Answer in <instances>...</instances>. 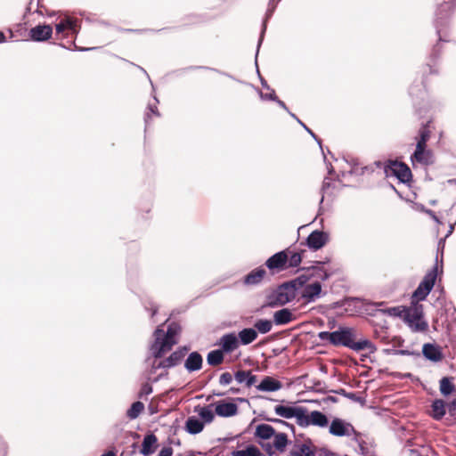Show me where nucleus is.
Returning a JSON list of instances; mask_svg holds the SVG:
<instances>
[{
	"label": "nucleus",
	"mask_w": 456,
	"mask_h": 456,
	"mask_svg": "<svg viewBox=\"0 0 456 456\" xmlns=\"http://www.w3.org/2000/svg\"><path fill=\"white\" fill-rule=\"evenodd\" d=\"M294 448L289 452L290 456H316L317 453L310 438H307L303 444L296 443Z\"/></svg>",
	"instance_id": "nucleus-28"
},
{
	"label": "nucleus",
	"mask_w": 456,
	"mask_h": 456,
	"mask_svg": "<svg viewBox=\"0 0 456 456\" xmlns=\"http://www.w3.org/2000/svg\"><path fill=\"white\" fill-rule=\"evenodd\" d=\"M446 402L443 399H435L431 403V413L430 416L436 419H442L446 414Z\"/></svg>",
	"instance_id": "nucleus-37"
},
{
	"label": "nucleus",
	"mask_w": 456,
	"mask_h": 456,
	"mask_svg": "<svg viewBox=\"0 0 456 456\" xmlns=\"http://www.w3.org/2000/svg\"><path fill=\"white\" fill-rule=\"evenodd\" d=\"M144 408L143 403L141 401H135L126 410V415L129 419H135L144 411Z\"/></svg>",
	"instance_id": "nucleus-45"
},
{
	"label": "nucleus",
	"mask_w": 456,
	"mask_h": 456,
	"mask_svg": "<svg viewBox=\"0 0 456 456\" xmlns=\"http://www.w3.org/2000/svg\"><path fill=\"white\" fill-rule=\"evenodd\" d=\"M266 275V270L264 266H258L251 270L242 278L245 286H256L262 282Z\"/></svg>",
	"instance_id": "nucleus-26"
},
{
	"label": "nucleus",
	"mask_w": 456,
	"mask_h": 456,
	"mask_svg": "<svg viewBox=\"0 0 456 456\" xmlns=\"http://www.w3.org/2000/svg\"><path fill=\"white\" fill-rule=\"evenodd\" d=\"M246 450L248 452V456H265V454L262 453L260 449L255 444H248L246 446Z\"/></svg>",
	"instance_id": "nucleus-63"
},
{
	"label": "nucleus",
	"mask_w": 456,
	"mask_h": 456,
	"mask_svg": "<svg viewBox=\"0 0 456 456\" xmlns=\"http://www.w3.org/2000/svg\"><path fill=\"white\" fill-rule=\"evenodd\" d=\"M280 289L281 288L278 285L265 296V302L262 305L263 308H276L288 305Z\"/></svg>",
	"instance_id": "nucleus-20"
},
{
	"label": "nucleus",
	"mask_w": 456,
	"mask_h": 456,
	"mask_svg": "<svg viewBox=\"0 0 456 456\" xmlns=\"http://www.w3.org/2000/svg\"><path fill=\"white\" fill-rule=\"evenodd\" d=\"M216 345L218 346V348L222 350L225 354H229L239 347L240 342L236 333L232 331L224 334L216 341Z\"/></svg>",
	"instance_id": "nucleus-18"
},
{
	"label": "nucleus",
	"mask_w": 456,
	"mask_h": 456,
	"mask_svg": "<svg viewBox=\"0 0 456 456\" xmlns=\"http://www.w3.org/2000/svg\"><path fill=\"white\" fill-rule=\"evenodd\" d=\"M212 405L215 407V413L221 418H231L239 412L238 404L232 402L230 398L216 401Z\"/></svg>",
	"instance_id": "nucleus-16"
},
{
	"label": "nucleus",
	"mask_w": 456,
	"mask_h": 456,
	"mask_svg": "<svg viewBox=\"0 0 456 456\" xmlns=\"http://www.w3.org/2000/svg\"><path fill=\"white\" fill-rule=\"evenodd\" d=\"M420 354H422L427 361L434 363L441 362L444 357L442 347L436 343L423 344Z\"/></svg>",
	"instance_id": "nucleus-19"
},
{
	"label": "nucleus",
	"mask_w": 456,
	"mask_h": 456,
	"mask_svg": "<svg viewBox=\"0 0 456 456\" xmlns=\"http://www.w3.org/2000/svg\"><path fill=\"white\" fill-rule=\"evenodd\" d=\"M380 313L391 316L401 318L411 330L417 332L426 331L428 323L419 317H413L412 308L405 305H398L393 307L382 308Z\"/></svg>",
	"instance_id": "nucleus-5"
},
{
	"label": "nucleus",
	"mask_w": 456,
	"mask_h": 456,
	"mask_svg": "<svg viewBox=\"0 0 456 456\" xmlns=\"http://www.w3.org/2000/svg\"><path fill=\"white\" fill-rule=\"evenodd\" d=\"M154 341L150 346V354L146 357V362L151 360V357L155 359H161L172 347L178 343V341L167 340V333L159 325L153 332Z\"/></svg>",
	"instance_id": "nucleus-6"
},
{
	"label": "nucleus",
	"mask_w": 456,
	"mask_h": 456,
	"mask_svg": "<svg viewBox=\"0 0 456 456\" xmlns=\"http://www.w3.org/2000/svg\"><path fill=\"white\" fill-rule=\"evenodd\" d=\"M190 350V346H182L177 347L174 352H172L167 358L163 359V362H165V366L167 369L174 368L181 363L186 354Z\"/></svg>",
	"instance_id": "nucleus-24"
},
{
	"label": "nucleus",
	"mask_w": 456,
	"mask_h": 456,
	"mask_svg": "<svg viewBox=\"0 0 456 456\" xmlns=\"http://www.w3.org/2000/svg\"><path fill=\"white\" fill-rule=\"evenodd\" d=\"M452 17H447L445 22H439L436 12H435L434 27L436 33L438 37L436 43L432 46L430 53L427 58V61L419 69L423 70L424 74L439 75L440 66L442 63V53L444 43L449 42V27Z\"/></svg>",
	"instance_id": "nucleus-1"
},
{
	"label": "nucleus",
	"mask_w": 456,
	"mask_h": 456,
	"mask_svg": "<svg viewBox=\"0 0 456 456\" xmlns=\"http://www.w3.org/2000/svg\"><path fill=\"white\" fill-rule=\"evenodd\" d=\"M439 273H441L439 272L438 261L436 258L435 265L424 275L411 294L410 305L412 308L413 317H419L421 320H424V309L420 302L425 301L433 290Z\"/></svg>",
	"instance_id": "nucleus-2"
},
{
	"label": "nucleus",
	"mask_w": 456,
	"mask_h": 456,
	"mask_svg": "<svg viewBox=\"0 0 456 456\" xmlns=\"http://www.w3.org/2000/svg\"><path fill=\"white\" fill-rule=\"evenodd\" d=\"M318 338L328 345L333 346H344L352 351L354 349L357 340L356 330L353 327L339 325L333 331H320Z\"/></svg>",
	"instance_id": "nucleus-3"
},
{
	"label": "nucleus",
	"mask_w": 456,
	"mask_h": 456,
	"mask_svg": "<svg viewBox=\"0 0 456 456\" xmlns=\"http://www.w3.org/2000/svg\"><path fill=\"white\" fill-rule=\"evenodd\" d=\"M273 324V320L260 318L256 320L253 328L257 331V334H267L272 330Z\"/></svg>",
	"instance_id": "nucleus-44"
},
{
	"label": "nucleus",
	"mask_w": 456,
	"mask_h": 456,
	"mask_svg": "<svg viewBox=\"0 0 456 456\" xmlns=\"http://www.w3.org/2000/svg\"><path fill=\"white\" fill-rule=\"evenodd\" d=\"M289 253L288 248L274 253L265 260V266L268 269L270 274L275 275L288 269V254Z\"/></svg>",
	"instance_id": "nucleus-8"
},
{
	"label": "nucleus",
	"mask_w": 456,
	"mask_h": 456,
	"mask_svg": "<svg viewBox=\"0 0 456 456\" xmlns=\"http://www.w3.org/2000/svg\"><path fill=\"white\" fill-rule=\"evenodd\" d=\"M428 76L429 74H424L423 70L419 69L408 90L413 107L419 117H422V114L426 112L428 109L427 83Z\"/></svg>",
	"instance_id": "nucleus-4"
},
{
	"label": "nucleus",
	"mask_w": 456,
	"mask_h": 456,
	"mask_svg": "<svg viewBox=\"0 0 456 456\" xmlns=\"http://www.w3.org/2000/svg\"><path fill=\"white\" fill-rule=\"evenodd\" d=\"M303 262L302 256L299 254L289 253L288 254V269L289 268H297L300 266Z\"/></svg>",
	"instance_id": "nucleus-55"
},
{
	"label": "nucleus",
	"mask_w": 456,
	"mask_h": 456,
	"mask_svg": "<svg viewBox=\"0 0 456 456\" xmlns=\"http://www.w3.org/2000/svg\"><path fill=\"white\" fill-rule=\"evenodd\" d=\"M204 422L198 416H189L184 423V430L190 435H198L204 429Z\"/></svg>",
	"instance_id": "nucleus-34"
},
{
	"label": "nucleus",
	"mask_w": 456,
	"mask_h": 456,
	"mask_svg": "<svg viewBox=\"0 0 456 456\" xmlns=\"http://www.w3.org/2000/svg\"><path fill=\"white\" fill-rule=\"evenodd\" d=\"M436 12L439 22H445L447 17H452L456 11V0H435Z\"/></svg>",
	"instance_id": "nucleus-17"
},
{
	"label": "nucleus",
	"mask_w": 456,
	"mask_h": 456,
	"mask_svg": "<svg viewBox=\"0 0 456 456\" xmlns=\"http://www.w3.org/2000/svg\"><path fill=\"white\" fill-rule=\"evenodd\" d=\"M431 122L432 120L428 119L421 123L418 134L415 137L416 146H428V142L431 136V132L429 130V125Z\"/></svg>",
	"instance_id": "nucleus-33"
},
{
	"label": "nucleus",
	"mask_w": 456,
	"mask_h": 456,
	"mask_svg": "<svg viewBox=\"0 0 456 456\" xmlns=\"http://www.w3.org/2000/svg\"><path fill=\"white\" fill-rule=\"evenodd\" d=\"M289 116L294 118L306 132L311 135L312 138L319 145L321 151H322V139L310 128L308 127L295 113L289 112Z\"/></svg>",
	"instance_id": "nucleus-50"
},
{
	"label": "nucleus",
	"mask_w": 456,
	"mask_h": 456,
	"mask_svg": "<svg viewBox=\"0 0 456 456\" xmlns=\"http://www.w3.org/2000/svg\"><path fill=\"white\" fill-rule=\"evenodd\" d=\"M329 425V419L325 413L320 411H312L308 412L305 407V413H303L300 427L307 428L309 426H316L319 428H326Z\"/></svg>",
	"instance_id": "nucleus-13"
},
{
	"label": "nucleus",
	"mask_w": 456,
	"mask_h": 456,
	"mask_svg": "<svg viewBox=\"0 0 456 456\" xmlns=\"http://www.w3.org/2000/svg\"><path fill=\"white\" fill-rule=\"evenodd\" d=\"M65 23L67 25V29H69L70 33L76 36L79 33L80 22L78 20L67 17L65 18Z\"/></svg>",
	"instance_id": "nucleus-54"
},
{
	"label": "nucleus",
	"mask_w": 456,
	"mask_h": 456,
	"mask_svg": "<svg viewBox=\"0 0 456 456\" xmlns=\"http://www.w3.org/2000/svg\"><path fill=\"white\" fill-rule=\"evenodd\" d=\"M275 435V428L272 425L266 423H260L256 425L254 432V437L256 441H266L273 438Z\"/></svg>",
	"instance_id": "nucleus-30"
},
{
	"label": "nucleus",
	"mask_w": 456,
	"mask_h": 456,
	"mask_svg": "<svg viewBox=\"0 0 456 456\" xmlns=\"http://www.w3.org/2000/svg\"><path fill=\"white\" fill-rule=\"evenodd\" d=\"M184 369L192 373L202 369L203 357L198 351H192L188 354L187 358L184 360Z\"/></svg>",
	"instance_id": "nucleus-25"
},
{
	"label": "nucleus",
	"mask_w": 456,
	"mask_h": 456,
	"mask_svg": "<svg viewBox=\"0 0 456 456\" xmlns=\"http://www.w3.org/2000/svg\"><path fill=\"white\" fill-rule=\"evenodd\" d=\"M387 327H385L382 330H374V338L379 339L383 344H389L390 340L387 332Z\"/></svg>",
	"instance_id": "nucleus-60"
},
{
	"label": "nucleus",
	"mask_w": 456,
	"mask_h": 456,
	"mask_svg": "<svg viewBox=\"0 0 456 456\" xmlns=\"http://www.w3.org/2000/svg\"><path fill=\"white\" fill-rule=\"evenodd\" d=\"M273 446L276 451L282 453L286 451V448L289 444H291V441L289 440L288 435L283 432H277L276 435L273 436Z\"/></svg>",
	"instance_id": "nucleus-41"
},
{
	"label": "nucleus",
	"mask_w": 456,
	"mask_h": 456,
	"mask_svg": "<svg viewBox=\"0 0 456 456\" xmlns=\"http://www.w3.org/2000/svg\"><path fill=\"white\" fill-rule=\"evenodd\" d=\"M234 379L239 384H244L247 387L256 386L257 381L256 375L253 374L251 370H240L233 373Z\"/></svg>",
	"instance_id": "nucleus-31"
},
{
	"label": "nucleus",
	"mask_w": 456,
	"mask_h": 456,
	"mask_svg": "<svg viewBox=\"0 0 456 456\" xmlns=\"http://www.w3.org/2000/svg\"><path fill=\"white\" fill-rule=\"evenodd\" d=\"M178 27H167L162 28L159 29H154V28H119L120 31L123 32H128V33H136V34H142L146 32H162L165 30H175Z\"/></svg>",
	"instance_id": "nucleus-52"
},
{
	"label": "nucleus",
	"mask_w": 456,
	"mask_h": 456,
	"mask_svg": "<svg viewBox=\"0 0 456 456\" xmlns=\"http://www.w3.org/2000/svg\"><path fill=\"white\" fill-rule=\"evenodd\" d=\"M259 417L263 419V420H265L267 422H271V423H274V424H278V425H281V426H283V427H286L288 428H289L291 430V432L293 433L294 436H296V428L293 424L282 419H278V418H272V417H269L267 416L266 414L265 413H261L259 415Z\"/></svg>",
	"instance_id": "nucleus-49"
},
{
	"label": "nucleus",
	"mask_w": 456,
	"mask_h": 456,
	"mask_svg": "<svg viewBox=\"0 0 456 456\" xmlns=\"http://www.w3.org/2000/svg\"><path fill=\"white\" fill-rule=\"evenodd\" d=\"M385 304L384 301L373 302L359 297H351L345 299V305L348 307L353 306L356 312L370 316H376L377 313H380V310H382L380 307Z\"/></svg>",
	"instance_id": "nucleus-7"
},
{
	"label": "nucleus",
	"mask_w": 456,
	"mask_h": 456,
	"mask_svg": "<svg viewBox=\"0 0 456 456\" xmlns=\"http://www.w3.org/2000/svg\"><path fill=\"white\" fill-rule=\"evenodd\" d=\"M282 387V383L273 376H264L261 381L255 386L257 391L268 393L279 391Z\"/></svg>",
	"instance_id": "nucleus-23"
},
{
	"label": "nucleus",
	"mask_w": 456,
	"mask_h": 456,
	"mask_svg": "<svg viewBox=\"0 0 456 456\" xmlns=\"http://www.w3.org/2000/svg\"><path fill=\"white\" fill-rule=\"evenodd\" d=\"M330 241V233L327 231L316 229L311 232L301 245L307 247L313 252L325 247Z\"/></svg>",
	"instance_id": "nucleus-10"
},
{
	"label": "nucleus",
	"mask_w": 456,
	"mask_h": 456,
	"mask_svg": "<svg viewBox=\"0 0 456 456\" xmlns=\"http://www.w3.org/2000/svg\"><path fill=\"white\" fill-rule=\"evenodd\" d=\"M398 159H387L384 162V174L386 177H395L397 178L398 169Z\"/></svg>",
	"instance_id": "nucleus-47"
},
{
	"label": "nucleus",
	"mask_w": 456,
	"mask_h": 456,
	"mask_svg": "<svg viewBox=\"0 0 456 456\" xmlns=\"http://www.w3.org/2000/svg\"><path fill=\"white\" fill-rule=\"evenodd\" d=\"M305 388L307 391H313L319 394H326L328 392L325 388V383L318 379L313 380V386L305 387Z\"/></svg>",
	"instance_id": "nucleus-56"
},
{
	"label": "nucleus",
	"mask_w": 456,
	"mask_h": 456,
	"mask_svg": "<svg viewBox=\"0 0 456 456\" xmlns=\"http://www.w3.org/2000/svg\"><path fill=\"white\" fill-rule=\"evenodd\" d=\"M410 160L413 167H415L416 163L430 166L435 162L433 151L428 146L420 145L415 146L414 151L411 154Z\"/></svg>",
	"instance_id": "nucleus-15"
},
{
	"label": "nucleus",
	"mask_w": 456,
	"mask_h": 456,
	"mask_svg": "<svg viewBox=\"0 0 456 456\" xmlns=\"http://www.w3.org/2000/svg\"><path fill=\"white\" fill-rule=\"evenodd\" d=\"M181 330V325L178 322H172L169 323L166 332L167 340L178 341L176 338L180 335Z\"/></svg>",
	"instance_id": "nucleus-51"
},
{
	"label": "nucleus",
	"mask_w": 456,
	"mask_h": 456,
	"mask_svg": "<svg viewBox=\"0 0 456 456\" xmlns=\"http://www.w3.org/2000/svg\"><path fill=\"white\" fill-rule=\"evenodd\" d=\"M158 447L159 440L157 436L148 431L143 436L139 452L143 456H151L157 451Z\"/></svg>",
	"instance_id": "nucleus-21"
},
{
	"label": "nucleus",
	"mask_w": 456,
	"mask_h": 456,
	"mask_svg": "<svg viewBox=\"0 0 456 456\" xmlns=\"http://www.w3.org/2000/svg\"><path fill=\"white\" fill-rule=\"evenodd\" d=\"M331 393H334L336 395H342L347 399H350L354 402H357V403H363L365 402V400L360 396H358L354 392H347L346 389L344 388H338V389H335V390H330Z\"/></svg>",
	"instance_id": "nucleus-53"
},
{
	"label": "nucleus",
	"mask_w": 456,
	"mask_h": 456,
	"mask_svg": "<svg viewBox=\"0 0 456 456\" xmlns=\"http://www.w3.org/2000/svg\"><path fill=\"white\" fill-rule=\"evenodd\" d=\"M296 319L297 317L293 314L292 310L288 307H282L275 311L273 315V322L276 326L287 325Z\"/></svg>",
	"instance_id": "nucleus-29"
},
{
	"label": "nucleus",
	"mask_w": 456,
	"mask_h": 456,
	"mask_svg": "<svg viewBox=\"0 0 456 456\" xmlns=\"http://www.w3.org/2000/svg\"><path fill=\"white\" fill-rule=\"evenodd\" d=\"M199 69L214 71V72H216L217 74H220L222 76H225V77H227L231 78V79L235 80V77L232 75L227 73L225 71L220 70L218 69L211 68V67H208V66L191 65V66H188V67H185V68H183V69H176V70H175L173 72L175 74H176L177 76H180V75H182L184 72L191 71V70H199Z\"/></svg>",
	"instance_id": "nucleus-38"
},
{
	"label": "nucleus",
	"mask_w": 456,
	"mask_h": 456,
	"mask_svg": "<svg viewBox=\"0 0 456 456\" xmlns=\"http://www.w3.org/2000/svg\"><path fill=\"white\" fill-rule=\"evenodd\" d=\"M268 91H270L269 93H263L262 91L260 90H257L258 92V95L260 97V99L262 101H270V102H274L277 100L278 96L275 93V90L271 88L270 89H267Z\"/></svg>",
	"instance_id": "nucleus-59"
},
{
	"label": "nucleus",
	"mask_w": 456,
	"mask_h": 456,
	"mask_svg": "<svg viewBox=\"0 0 456 456\" xmlns=\"http://www.w3.org/2000/svg\"><path fill=\"white\" fill-rule=\"evenodd\" d=\"M331 187V183L328 181V178H324L320 192L322 194V197L319 201V209H318V216L322 214V203L324 201V193L325 191Z\"/></svg>",
	"instance_id": "nucleus-57"
},
{
	"label": "nucleus",
	"mask_w": 456,
	"mask_h": 456,
	"mask_svg": "<svg viewBox=\"0 0 456 456\" xmlns=\"http://www.w3.org/2000/svg\"><path fill=\"white\" fill-rule=\"evenodd\" d=\"M409 456H428V449L422 447L421 450L409 448L406 450Z\"/></svg>",
	"instance_id": "nucleus-64"
},
{
	"label": "nucleus",
	"mask_w": 456,
	"mask_h": 456,
	"mask_svg": "<svg viewBox=\"0 0 456 456\" xmlns=\"http://www.w3.org/2000/svg\"><path fill=\"white\" fill-rule=\"evenodd\" d=\"M145 362L149 364L148 380H151L152 383H156V382L159 381L160 379H162L163 378H166L168 375L167 371H163V372L159 373L158 376H156L155 378H153V379L151 378V376L155 374L159 369H167V366H165V362H163V359L159 360V359H155L153 357H151V360L149 362L145 361Z\"/></svg>",
	"instance_id": "nucleus-27"
},
{
	"label": "nucleus",
	"mask_w": 456,
	"mask_h": 456,
	"mask_svg": "<svg viewBox=\"0 0 456 456\" xmlns=\"http://www.w3.org/2000/svg\"><path fill=\"white\" fill-rule=\"evenodd\" d=\"M439 389L442 395L448 397L456 392V386L453 383L452 377H443L439 380Z\"/></svg>",
	"instance_id": "nucleus-39"
},
{
	"label": "nucleus",
	"mask_w": 456,
	"mask_h": 456,
	"mask_svg": "<svg viewBox=\"0 0 456 456\" xmlns=\"http://www.w3.org/2000/svg\"><path fill=\"white\" fill-rule=\"evenodd\" d=\"M151 95H152V98H153L155 103L154 104L148 103L147 109H148L149 112L145 113V115H144L145 127H147V126L149 125V122L151 118V114H153L157 117L160 116V113L157 107V104L159 102V101L158 97L156 96L155 92L154 93L151 92Z\"/></svg>",
	"instance_id": "nucleus-46"
},
{
	"label": "nucleus",
	"mask_w": 456,
	"mask_h": 456,
	"mask_svg": "<svg viewBox=\"0 0 456 456\" xmlns=\"http://www.w3.org/2000/svg\"><path fill=\"white\" fill-rule=\"evenodd\" d=\"M257 331L254 328H243L240 330L237 338L240 345L248 346L257 338Z\"/></svg>",
	"instance_id": "nucleus-36"
},
{
	"label": "nucleus",
	"mask_w": 456,
	"mask_h": 456,
	"mask_svg": "<svg viewBox=\"0 0 456 456\" xmlns=\"http://www.w3.org/2000/svg\"><path fill=\"white\" fill-rule=\"evenodd\" d=\"M153 392L152 385L150 382L142 383L138 393L139 398H143Z\"/></svg>",
	"instance_id": "nucleus-61"
},
{
	"label": "nucleus",
	"mask_w": 456,
	"mask_h": 456,
	"mask_svg": "<svg viewBox=\"0 0 456 456\" xmlns=\"http://www.w3.org/2000/svg\"><path fill=\"white\" fill-rule=\"evenodd\" d=\"M279 287L281 288L280 290H281V294L288 304L291 303L298 294L289 281L279 284Z\"/></svg>",
	"instance_id": "nucleus-43"
},
{
	"label": "nucleus",
	"mask_w": 456,
	"mask_h": 456,
	"mask_svg": "<svg viewBox=\"0 0 456 456\" xmlns=\"http://www.w3.org/2000/svg\"><path fill=\"white\" fill-rule=\"evenodd\" d=\"M143 306L145 311L151 313V318H153L159 313V305L151 299L145 301L143 303Z\"/></svg>",
	"instance_id": "nucleus-58"
},
{
	"label": "nucleus",
	"mask_w": 456,
	"mask_h": 456,
	"mask_svg": "<svg viewBox=\"0 0 456 456\" xmlns=\"http://www.w3.org/2000/svg\"><path fill=\"white\" fill-rule=\"evenodd\" d=\"M311 280L310 275H304V273L297 276L294 279L289 280V281L298 293L301 289H303L306 285H308V281Z\"/></svg>",
	"instance_id": "nucleus-48"
},
{
	"label": "nucleus",
	"mask_w": 456,
	"mask_h": 456,
	"mask_svg": "<svg viewBox=\"0 0 456 456\" xmlns=\"http://www.w3.org/2000/svg\"><path fill=\"white\" fill-rule=\"evenodd\" d=\"M298 293L300 296L297 301H303L301 306H305L308 304L314 303L326 295V291L322 290V285L319 281L309 283Z\"/></svg>",
	"instance_id": "nucleus-9"
},
{
	"label": "nucleus",
	"mask_w": 456,
	"mask_h": 456,
	"mask_svg": "<svg viewBox=\"0 0 456 456\" xmlns=\"http://www.w3.org/2000/svg\"><path fill=\"white\" fill-rule=\"evenodd\" d=\"M53 27L47 23H38L28 30L27 41L37 43L47 42L53 37Z\"/></svg>",
	"instance_id": "nucleus-14"
},
{
	"label": "nucleus",
	"mask_w": 456,
	"mask_h": 456,
	"mask_svg": "<svg viewBox=\"0 0 456 456\" xmlns=\"http://www.w3.org/2000/svg\"><path fill=\"white\" fill-rule=\"evenodd\" d=\"M212 403L207 406L201 407L200 405H197L194 407V412H197L199 415V419L201 422H204V426L207 424H210L215 419V411L212 410Z\"/></svg>",
	"instance_id": "nucleus-32"
},
{
	"label": "nucleus",
	"mask_w": 456,
	"mask_h": 456,
	"mask_svg": "<svg viewBox=\"0 0 456 456\" xmlns=\"http://www.w3.org/2000/svg\"><path fill=\"white\" fill-rule=\"evenodd\" d=\"M329 432L332 436L339 437L349 436L351 434L356 436H362V433L357 431L350 422L338 417L331 420L329 426Z\"/></svg>",
	"instance_id": "nucleus-12"
},
{
	"label": "nucleus",
	"mask_w": 456,
	"mask_h": 456,
	"mask_svg": "<svg viewBox=\"0 0 456 456\" xmlns=\"http://www.w3.org/2000/svg\"><path fill=\"white\" fill-rule=\"evenodd\" d=\"M233 375L228 371L223 372L219 377V384L221 386H228L232 382Z\"/></svg>",
	"instance_id": "nucleus-62"
},
{
	"label": "nucleus",
	"mask_w": 456,
	"mask_h": 456,
	"mask_svg": "<svg viewBox=\"0 0 456 456\" xmlns=\"http://www.w3.org/2000/svg\"><path fill=\"white\" fill-rule=\"evenodd\" d=\"M397 169L398 174L396 179L399 183L410 185L413 181V175L410 167L405 162L398 160Z\"/></svg>",
	"instance_id": "nucleus-35"
},
{
	"label": "nucleus",
	"mask_w": 456,
	"mask_h": 456,
	"mask_svg": "<svg viewBox=\"0 0 456 456\" xmlns=\"http://www.w3.org/2000/svg\"><path fill=\"white\" fill-rule=\"evenodd\" d=\"M364 350H368V354H372L378 347L370 339L362 337L356 340L354 352L360 353Z\"/></svg>",
	"instance_id": "nucleus-40"
},
{
	"label": "nucleus",
	"mask_w": 456,
	"mask_h": 456,
	"mask_svg": "<svg viewBox=\"0 0 456 456\" xmlns=\"http://www.w3.org/2000/svg\"><path fill=\"white\" fill-rule=\"evenodd\" d=\"M277 4H277V2H275V0H269V2H268L267 10H266L265 14L262 20L261 31H260L259 38L257 41L256 55L258 54L259 49L264 41V38H265V33L267 30V24H268L270 19L273 17V13L276 10Z\"/></svg>",
	"instance_id": "nucleus-22"
},
{
	"label": "nucleus",
	"mask_w": 456,
	"mask_h": 456,
	"mask_svg": "<svg viewBox=\"0 0 456 456\" xmlns=\"http://www.w3.org/2000/svg\"><path fill=\"white\" fill-rule=\"evenodd\" d=\"M225 354L219 348L211 350L207 354V363L215 367L222 364L224 361Z\"/></svg>",
	"instance_id": "nucleus-42"
},
{
	"label": "nucleus",
	"mask_w": 456,
	"mask_h": 456,
	"mask_svg": "<svg viewBox=\"0 0 456 456\" xmlns=\"http://www.w3.org/2000/svg\"><path fill=\"white\" fill-rule=\"evenodd\" d=\"M274 412L282 419H296L297 424L300 427L303 413H305V407L297 406L289 403L288 404H277L274 406Z\"/></svg>",
	"instance_id": "nucleus-11"
}]
</instances>
